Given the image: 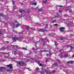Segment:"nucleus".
<instances>
[{
    "instance_id": "nucleus-26",
    "label": "nucleus",
    "mask_w": 74,
    "mask_h": 74,
    "mask_svg": "<svg viewBox=\"0 0 74 74\" xmlns=\"http://www.w3.org/2000/svg\"><path fill=\"white\" fill-rule=\"evenodd\" d=\"M47 0H45L43 1V3L45 4H46V3H47Z\"/></svg>"
},
{
    "instance_id": "nucleus-27",
    "label": "nucleus",
    "mask_w": 74,
    "mask_h": 74,
    "mask_svg": "<svg viewBox=\"0 0 74 74\" xmlns=\"http://www.w3.org/2000/svg\"><path fill=\"white\" fill-rule=\"evenodd\" d=\"M39 30H40V32H44V29H40Z\"/></svg>"
},
{
    "instance_id": "nucleus-6",
    "label": "nucleus",
    "mask_w": 74,
    "mask_h": 74,
    "mask_svg": "<svg viewBox=\"0 0 74 74\" xmlns=\"http://www.w3.org/2000/svg\"><path fill=\"white\" fill-rule=\"evenodd\" d=\"M66 47H70V49L71 50L68 51V52H71V51H74V47H73V45H67L66 46Z\"/></svg>"
},
{
    "instance_id": "nucleus-38",
    "label": "nucleus",
    "mask_w": 74,
    "mask_h": 74,
    "mask_svg": "<svg viewBox=\"0 0 74 74\" xmlns=\"http://www.w3.org/2000/svg\"><path fill=\"white\" fill-rule=\"evenodd\" d=\"M29 52L30 54H31V53H32V51H31V50H29Z\"/></svg>"
},
{
    "instance_id": "nucleus-25",
    "label": "nucleus",
    "mask_w": 74,
    "mask_h": 74,
    "mask_svg": "<svg viewBox=\"0 0 74 74\" xmlns=\"http://www.w3.org/2000/svg\"><path fill=\"white\" fill-rule=\"evenodd\" d=\"M56 7H60V8H62V7H63V6L61 5H56Z\"/></svg>"
},
{
    "instance_id": "nucleus-2",
    "label": "nucleus",
    "mask_w": 74,
    "mask_h": 74,
    "mask_svg": "<svg viewBox=\"0 0 74 74\" xmlns=\"http://www.w3.org/2000/svg\"><path fill=\"white\" fill-rule=\"evenodd\" d=\"M9 23H10L11 26H13V28H14V27L16 25V27H18L21 26V24L18 23V22L17 21H15L13 23H11V22H10Z\"/></svg>"
},
{
    "instance_id": "nucleus-30",
    "label": "nucleus",
    "mask_w": 74,
    "mask_h": 74,
    "mask_svg": "<svg viewBox=\"0 0 74 74\" xmlns=\"http://www.w3.org/2000/svg\"><path fill=\"white\" fill-rule=\"evenodd\" d=\"M7 71H9V72H10V73H11L12 72V70H7Z\"/></svg>"
},
{
    "instance_id": "nucleus-10",
    "label": "nucleus",
    "mask_w": 74,
    "mask_h": 74,
    "mask_svg": "<svg viewBox=\"0 0 74 74\" xmlns=\"http://www.w3.org/2000/svg\"><path fill=\"white\" fill-rule=\"evenodd\" d=\"M66 10H68L70 13L72 12V10H71V7H70L68 6H66Z\"/></svg>"
},
{
    "instance_id": "nucleus-60",
    "label": "nucleus",
    "mask_w": 74,
    "mask_h": 74,
    "mask_svg": "<svg viewBox=\"0 0 74 74\" xmlns=\"http://www.w3.org/2000/svg\"><path fill=\"white\" fill-rule=\"evenodd\" d=\"M21 4L23 5V3H21Z\"/></svg>"
},
{
    "instance_id": "nucleus-61",
    "label": "nucleus",
    "mask_w": 74,
    "mask_h": 74,
    "mask_svg": "<svg viewBox=\"0 0 74 74\" xmlns=\"http://www.w3.org/2000/svg\"><path fill=\"white\" fill-rule=\"evenodd\" d=\"M7 43H9V42L8 41L7 42Z\"/></svg>"
},
{
    "instance_id": "nucleus-18",
    "label": "nucleus",
    "mask_w": 74,
    "mask_h": 74,
    "mask_svg": "<svg viewBox=\"0 0 74 74\" xmlns=\"http://www.w3.org/2000/svg\"><path fill=\"white\" fill-rule=\"evenodd\" d=\"M59 16V14H57V15H56V16H54L53 18H51V19H53V18H56V17H58V16Z\"/></svg>"
},
{
    "instance_id": "nucleus-36",
    "label": "nucleus",
    "mask_w": 74,
    "mask_h": 74,
    "mask_svg": "<svg viewBox=\"0 0 74 74\" xmlns=\"http://www.w3.org/2000/svg\"><path fill=\"white\" fill-rule=\"evenodd\" d=\"M31 29L32 30H34V31H35V29L34 28L32 27Z\"/></svg>"
},
{
    "instance_id": "nucleus-37",
    "label": "nucleus",
    "mask_w": 74,
    "mask_h": 74,
    "mask_svg": "<svg viewBox=\"0 0 74 74\" xmlns=\"http://www.w3.org/2000/svg\"><path fill=\"white\" fill-rule=\"evenodd\" d=\"M48 27V24H46L45 28H47Z\"/></svg>"
},
{
    "instance_id": "nucleus-45",
    "label": "nucleus",
    "mask_w": 74,
    "mask_h": 74,
    "mask_svg": "<svg viewBox=\"0 0 74 74\" xmlns=\"http://www.w3.org/2000/svg\"><path fill=\"white\" fill-rule=\"evenodd\" d=\"M32 9H33L34 10V9H36V8H34L33 7H32L31 8Z\"/></svg>"
},
{
    "instance_id": "nucleus-41",
    "label": "nucleus",
    "mask_w": 74,
    "mask_h": 74,
    "mask_svg": "<svg viewBox=\"0 0 74 74\" xmlns=\"http://www.w3.org/2000/svg\"><path fill=\"white\" fill-rule=\"evenodd\" d=\"M55 22H56V20H55L53 21L52 22V23H55Z\"/></svg>"
},
{
    "instance_id": "nucleus-42",
    "label": "nucleus",
    "mask_w": 74,
    "mask_h": 74,
    "mask_svg": "<svg viewBox=\"0 0 74 74\" xmlns=\"http://www.w3.org/2000/svg\"><path fill=\"white\" fill-rule=\"evenodd\" d=\"M10 59H15V58H12L11 57H10Z\"/></svg>"
},
{
    "instance_id": "nucleus-28",
    "label": "nucleus",
    "mask_w": 74,
    "mask_h": 74,
    "mask_svg": "<svg viewBox=\"0 0 74 74\" xmlns=\"http://www.w3.org/2000/svg\"><path fill=\"white\" fill-rule=\"evenodd\" d=\"M23 12H25V10H21L20 11V13H22Z\"/></svg>"
},
{
    "instance_id": "nucleus-51",
    "label": "nucleus",
    "mask_w": 74,
    "mask_h": 74,
    "mask_svg": "<svg viewBox=\"0 0 74 74\" xmlns=\"http://www.w3.org/2000/svg\"><path fill=\"white\" fill-rule=\"evenodd\" d=\"M46 62H48V59H47L46 60Z\"/></svg>"
},
{
    "instance_id": "nucleus-16",
    "label": "nucleus",
    "mask_w": 74,
    "mask_h": 74,
    "mask_svg": "<svg viewBox=\"0 0 74 74\" xmlns=\"http://www.w3.org/2000/svg\"><path fill=\"white\" fill-rule=\"evenodd\" d=\"M47 50H41L40 51V54H39V55H41V52H47Z\"/></svg>"
},
{
    "instance_id": "nucleus-5",
    "label": "nucleus",
    "mask_w": 74,
    "mask_h": 74,
    "mask_svg": "<svg viewBox=\"0 0 74 74\" xmlns=\"http://www.w3.org/2000/svg\"><path fill=\"white\" fill-rule=\"evenodd\" d=\"M59 56L61 58H67V57H68V55L67 54H64V52H62L59 55Z\"/></svg>"
},
{
    "instance_id": "nucleus-39",
    "label": "nucleus",
    "mask_w": 74,
    "mask_h": 74,
    "mask_svg": "<svg viewBox=\"0 0 74 74\" xmlns=\"http://www.w3.org/2000/svg\"><path fill=\"white\" fill-rule=\"evenodd\" d=\"M57 62H58V63H59V64H60V61H59V60H57Z\"/></svg>"
},
{
    "instance_id": "nucleus-50",
    "label": "nucleus",
    "mask_w": 74,
    "mask_h": 74,
    "mask_svg": "<svg viewBox=\"0 0 74 74\" xmlns=\"http://www.w3.org/2000/svg\"><path fill=\"white\" fill-rule=\"evenodd\" d=\"M0 34L3 35V34L2 33H1V32H0Z\"/></svg>"
},
{
    "instance_id": "nucleus-3",
    "label": "nucleus",
    "mask_w": 74,
    "mask_h": 74,
    "mask_svg": "<svg viewBox=\"0 0 74 74\" xmlns=\"http://www.w3.org/2000/svg\"><path fill=\"white\" fill-rule=\"evenodd\" d=\"M12 52L14 55H17L18 54L20 56H23V52L21 51H17V50L13 51Z\"/></svg>"
},
{
    "instance_id": "nucleus-35",
    "label": "nucleus",
    "mask_w": 74,
    "mask_h": 74,
    "mask_svg": "<svg viewBox=\"0 0 74 74\" xmlns=\"http://www.w3.org/2000/svg\"><path fill=\"white\" fill-rule=\"evenodd\" d=\"M29 39V40H33V38L30 37Z\"/></svg>"
},
{
    "instance_id": "nucleus-33",
    "label": "nucleus",
    "mask_w": 74,
    "mask_h": 74,
    "mask_svg": "<svg viewBox=\"0 0 74 74\" xmlns=\"http://www.w3.org/2000/svg\"><path fill=\"white\" fill-rule=\"evenodd\" d=\"M16 8V6H14L13 7V10H15Z\"/></svg>"
},
{
    "instance_id": "nucleus-64",
    "label": "nucleus",
    "mask_w": 74,
    "mask_h": 74,
    "mask_svg": "<svg viewBox=\"0 0 74 74\" xmlns=\"http://www.w3.org/2000/svg\"><path fill=\"white\" fill-rule=\"evenodd\" d=\"M61 40H63V38H62Z\"/></svg>"
},
{
    "instance_id": "nucleus-52",
    "label": "nucleus",
    "mask_w": 74,
    "mask_h": 74,
    "mask_svg": "<svg viewBox=\"0 0 74 74\" xmlns=\"http://www.w3.org/2000/svg\"><path fill=\"white\" fill-rule=\"evenodd\" d=\"M23 16H20V18H22V17H23Z\"/></svg>"
},
{
    "instance_id": "nucleus-15",
    "label": "nucleus",
    "mask_w": 74,
    "mask_h": 74,
    "mask_svg": "<svg viewBox=\"0 0 74 74\" xmlns=\"http://www.w3.org/2000/svg\"><path fill=\"white\" fill-rule=\"evenodd\" d=\"M64 28L63 27H61L60 28V31L61 32H64Z\"/></svg>"
},
{
    "instance_id": "nucleus-4",
    "label": "nucleus",
    "mask_w": 74,
    "mask_h": 74,
    "mask_svg": "<svg viewBox=\"0 0 74 74\" xmlns=\"http://www.w3.org/2000/svg\"><path fill=\"white\" fill-rule=\"evenodd\" d=\"M22 37L16 38V36L12 38V39L14 41H16L18 40L19 41H22Z\"/></svg>"
},
{
    "instance_id": "nucleus-48",
    "label": "nucleus",
    "mask_w": 74,
    "mask_h": 74,
    "mask_svg": "<svg viewBox=\"0 0 74 74\" xmlns=\"http://www.w3.org/2000/svg\"><path fill=\"white\" fill-rule=\"evenodd\" d=\"M55 26H58V24H54Z\"/></svg>"
},
{
    "instance_id": "nucleus-40",
    "label": "nucleus",
    "mask_w": 74,
    "mask_h": 74,
    "mask_svg": "<svg viewBox=\"0 0 74 74\" xmlns=\"http://www.w3.org/2000/svg\"><path fill=\"white\" fill-rule=\"evenodd\" d=\"M12 3L13 5H15V2H14V1H12Z\"/></svg>"
},
{
    "instance_id": "nucleus-53",
    "label": "nucleus",
    "mask_w": 74,
    "mask_h": 74,
    "mask_svg": "<svg viewBox=\"0 0 74 74\" xmlns=\"http://www.w3.org/2000/svg\"><path fill=\"white\" fill-rule=\"evenodd\" d=\"M45 42H43V45H45Z\"/></svg>"
},
{
    "instance_id": "nucleus-17",
    "label": "nucleus",
    "mask_w": 74,
    "mask_h": 74,
    "mask_svg": "<svg viewBox=\"0 0 74 74\" xmlns=\"http://www.w3.org/2000/svg\"><path fill=\"white\" fill-rule=\"evenodd\" d=\"M30 4L31 5H37V3H36V2H32L31 3H30Z\"/></svg>"
},
{
    "instance_id": "nucleus-21",
    "label": "nucleus",
    "mask_w": 74,
    "mask_h": 74,
    "mask_svg": "<svg viewBox=\"0 0 74 74\" xmlns=\"http://www.w3.org/2000/svg\"><path fill=\"white\" fill-rule=\"evenodd\" d=\"M33 50H35V53H36V54H37V52L36 51H37V49H36L34 48H32Z\"/></svg>"
},
{
    "instance_id": "nucleus-22",
    "label": "nucleus",
    "mask_w": 74,
    "mask_h": 74,
    "mask_svg": "<svg viewBox=\"0 0 74 74\" xmlns=\"http://www.w3.org/2000/svg\"><path fill=\"white\" fill-rule=\"evenodd\" d=\"M4 68L3 67H0V71H2L3 69H4Z\"/></svg>"
},
{
    "instance_id": "nucleus-57",
    "label": "nucleus",
    "mask_w": 74,
    "mask_h": 74,
    "mask_svg": "<svg viewBox=\"0 0 74 74\" xmlns=\"http://www.w3.org/2000/svg\"><path fill=\"white\" fill-rule=\"evenodd\" d=\"M61 51H62V50H59V51H60V52H61Z\"/></svg>"
},
{
    "instance_id": "nucleus-34",
    "label": "nucleus",
    "mask_w": 74,
    "mask_h": 74,
    "mask_svg": "<svg viewBox=\"0 0 74 74\" xmlns=\"http://www.w3.org/2000/svg\"><path fill=\"white\" fill-rule=\"evenodd\" d=\"M42 9H39L38 10V11L39 12H41V11H42Z\"/></svg>"
},
{
    "instance_id": "nucleus-56",
    "label": "nucleus",
    "mask_w": 74,
    "mask_h": 74,
    "mask_svg": "<svg viewBox=\"0 0 74 74\" xmlns=\"http://www.w3.org/2000/svg\"><path fill=\"white\" fill-rule=\"evenodd\" d=\"M3 53L4 54H5V53L7 54V53Z\"/></svg>"
},
{
    "instance_id": "nucleus-59",
    "label": "nucleus",
    "mask_w": 74,
    "mask_h": 74,
    "mask_svg": "<svg viewBox=\"0 0 74 74\" xmlns=\"http://www.w3.org/2000/svg\"><path fill=\"white\" fill-rule=\"evenodd\" d=\"M59 12H61V11H59Z\"/></svg>"
},
{
    "instance_id": "nucleus-20",
    "label": "nucleus",
    "mask_w": 74,
    "mask_h": 74,
    "mask_svg": "<svg viewBox=\"0 0 74 74\" xmlns=\"http://www.w3.org/2000/svg\"><path fill=\"white\" fill-rule=\"evenodd\" d=\"M73 61H69L67 62V64H69L70 63V64H71V63H73Z\"/></svg>"
},
{
    "instance_id": "nucleus-1",
    "label": "nucleus",
    "mask_w": 74,
    "mask_h": 74,
    "mask_svg": "<svg viewBox=\"0 0 74 74\" xmlns=\"http://www.w3.org/2000/svg\"><path fill=\"white\" fill-rule=\"evenodd\" d=\"M39 57L37 56H35L34 58H31L29 57H27L26 59H27V62H32V60H33L34 62H35L36 63H38V64H39L40 66H42L43 65L41 64H40L39 62L37 61V59Z\"/></svg>"
},
{
    "instance_id": "nucleus-46",
    "label": "nucleus",
    "mask_w": 74,
    "mask_h": 74,
    "mask_svg": "<svg viewBox=\"0 0 74 74\" xmlns=\"http://www.w3.org/2000/svg\"><path fill=\"white\" fill-rule=\"evenodd\" d=\"M55 71H54V70H53V71L52 73H55Z\"/></svg>"
},
{
    "instance_id": "nucleus-58",
    "label": "nucleus",
    "mask_w": 74,
    "mask_h": 74,
    "mask_svg": "<svg viewBox=\"0 0 74 74\" xmlns=\"http://www.w3.org/2000/svg\"><path fill=\"white\" fill-rule=\"evenodd\" d=\"M48 52H50V49L49 50V51H47Z\"/></svg>"
},
{
    "instance_id": "nucleus-7",
    "label": "nucleus",
    "mask_w": 74,
    "mask_h": 74,
    "mask_svg": "<svg viewBox=\"0 0 74 74\" xmlns=\"http://www.w3.org/2000/svg\"><path fill=\"white\" fill-rule=\"evenodd\" d=\"M36 70L37 71V72H40L41 73V74H42V73H44V71H46V70L45 69H42V71H40V69H39L38 68H36Z\"/></svg>"
},
{
    "instance_id": "nucleus-43",
    "label": "nucleus",
    "mask_w": 74,
    "mask_h": 74,
    "mask_svg": "<svg viewBox=\"0 0 74 74\" xmlns=\"http://www.w3.org/2000/svg\"><path fill=\"white\" fill-rule=\"evenodd\" d=\"M65 71V72H66V74H67V73H68V71Z\"/></svg>"
},
{
    "instance_id": "nucleus-54",
    "label": "nucleus",
    "mask_w": 74,
    "mask_h": 74,
    "mask_svg": "<svg viewBox=\"0 0 74 74\" xmlns=\"http://www.w3.org/2000/svg\"><path fill=\"white\" fill-rule=\"evenodd\" d=\"M52 53H51L50 54V56H51V55H52Z\"/></svg>"
},
{
    "instance_id": "nucleus-19",
    "label": "nucleus",
    "mask_w": 74,
    "mask_h": 74,
    "mask_svg": "<svg viewBox=\"0 0 74 74\" xmlns=\"http://www.w3.org/2000/svg\"><path fill=\"white\" fill-rule=\"evenodd\" d=\"M47 41V42H49V41L47 39H43V38H42V41Z\"/></svg>"
},
{
    "instance_id": "nucleus-55",
    "label": "nucleus",
    "mask_w": 74,
    "mask_h": 74,
    "mask_svg": "<svg viewBox=\"0 0 74 74\" xmlns=\"http://www.w3.org/2000/svg\"><path fill=\"white\" fill-rule=\"evenodd\" d=\"M27 12L28 14H29V11H27Z\"/></svg>"
},
{
    "instance_id": "nucleus-44",
    "label": "nucleus",
    "mask_w": 74,
    "mask_h": 74,
    "mask_svg": "<svg viewBox=\"0 0 74 74\" xmlns=\"http://www.w3.org/2000/svg\"><path fill=\"white\" fill-rule=\"evenodd\" d=\"M29 19H30L31 18V17L30 16H29L28 17Z\"/></svg>"
},
{
    "instance_id": "nucleus-31",
    "label": "nucleus",
    "mask_w": 74,
    "mask_h": 74,
    "mask_svg": "<svg viewBox=\"0 0 74 74\" xmlns=\"http://www.w3.org/2000/svg\"><path fill=\"white\" fill-rule=\"evenodd\" d=\"M54 65V66H58V64L56 63H55L53 64V66Z\"/></svg>"
},
{
    "instance_id": "nucleus-13",
    "label": "nucleus",
    "mask_w": 74,
    "mask_h": 74,
    "mask_svg": "<svg viewBox=\"0 0 74 74\" xmlns=\"http://www.w3.org/2000/svg\"><path fill=\"white\" fill-rule=\"evenodd\" d=\"M6 66H7L8 67H9L10 69H12V64H10L9 65H6Z\"/></svg>"
},
{
    "instance_id": "nucleus-62",
    "label": "nucleus",
    "mask_w": 74,
    "mask_h": 74,
    "mask_svg": "<svg viewBox=\"0 0 74 74\" xmlns=\"http://www.w3.org/2000/svg\"><path fill=\"white\" fill-rule=\"evenodd\" d=\"M36 24L37 25H38V23H36Z\"/></svg>"
},
{
    "instance_id": "nucleus-11",
    "label": "nucleus",
    "mask_w": 74,
    "mask_h": 74,
    "mask_svg": "<svg viewBox=\"0 0 74 74\" xmlns=\"http://www.w3.org/2000/svg\"><path fill=\"white\" fill-rule=\"evenodd\" d=\"M18 64L21 66H23L25 64V63L23 62L20 61L18 62Z\"/></svg>"
},
{
    "instance_id": "nucleus-24",
    "label": "nucleus",
    "mask_w": 74,
    "mask_h": 74,
    "mask_svg": "<svg viewBox=\"0 0 74 74\" xmlns=\"http://www.w3.org/2000/svg\"><path fill=\"white\" fill-rule=\"evenodd\" d=\"M26 29L28 31L29 30V27L28 26H26Z\"/></svg>"
},
{
    "instance_id": "nucleus-63",
    "label": "nucleus",
    "mask_w": 74,
    "mask_h": 74,
    "mask_svg": "<svg viewBox=\"0 0 74 74\" xmlns=\"http://www.w3.org/2000/svg\"><path fill=\"white\" fill-rule=\"evenodd\" d=\"M16 62H17V63H18V61H16Z\"/></svg>"
},
{
    "instance_id": "nucleus-47",
    "label": "nucleus",
    "mask_w": 74,
    "mask_h": 74,
    "mask_svg": "<svg viewBox=\"0 0 74 74\" xmlns=\"http://www.w3.org/2000/svg\"><path fill=\"white\" fill-rule=\"evenodd\" d=\"M47 74H51V73L50 72H47Z\"/></svg>"
},
{
    "instance_id": "nucleus-12",
    "label": "nucleus",
    "mask_w": 74,
    "mask_h": 74,
    "mask_svg": "<svg viewBox=\"0 0 74 74\" xmlns=\"http://www.w3.org/2000/svg\"><path fill=\"white\" fill-rule=\"evenodd\" d=\"M6 49H7L8 50H10V47H8L7 48L2 47V48L0 49V50H5Z\"/></svg>"
},
{
    "instance_id": "nucleus-49",
    "label": "nucleus",
    "mask_w": 74,
    "mask_h": 74,
    "mask_svg": "<svg viewBox=\"0 0 74 74\" xmlns=\"http://www.w3.org/2000/svg\"><path fill=\"white\" fill-rule=\"evenodd\" d=\"M26 69H27L28 70H29L30 68H27Z\"/></svg>"
},
{
    "instance_id": "nucleus-8",
    "label": "nucleus",
    "mask_w": 74,
    "mask_h": 74,
    "mask_svg": "<svg viewBox=\"0 0 74 74\" xmlns=\"http://www.w3.org/2000/svg\"><path fill=\"white\" fill-rule=\"evenodd\" d=\"M67 21H66V25H67V26H69L70 24L71 23H73V22H71V20L69 18H68L67 19Z\"/></svg>"
},
{
    "instance_id": "nucleus-32",
    "label": "nucleus",
    "mask_w": 74,
    "mask_h": 74,
    "mask_svg": "<svg viewBox=\"0 0 74 74\" xmlns=\"http://www.w3.org/2000/svg\"><path fill=\"white\" fill-rule=\"evenodd\" d=\"M0 15H1V16H3V17H4V16H5V15H3V14L2 13H0Z\"/></svg>"
},
{
    "instance_id": "nucleus-29",
    "label": "nucleus",
    "mask_w": 74,
    "mask_h": 74,
    "mask_svg": "<svg viewBox=\"0 0 74 74\" xmlns=\"http://www.w3.org/2000/svg\"><path fill=\"white\" fill-rule=\"evenodd\" d=\"M55 45H56V47H57V45H58V44L56 41L55 42Z\"/></svg>"
},
{
    "instance_id": "nucleus-14",
    "label": "nucleus",
    "mask_w": 74,
    "mask_h": 74,
    "mask_svg": "<svg viewBox=\"0 0 74 74\" xmlns=\"http://www.w3.org/2000/svg\"><path fill=\"white\" fill-rule=\"evenodd\" d=\"M30 42V40L29 39H26L25 40L23 41L24 42H26L27 44H29V42Z\"/></svg>"
},
{
    "instance_id": "nucleus-23",
    "label": "nucleus",
    "mask_w": 74,
    "mask_h": 74,
    "mask_svg": "<svg viewBox=\"0 0 74 74\" xmlns=\"http://www.w3.org/2000/svg\"><path fill=\"white\" fill-rule=\"evenodd\" d=\"M21 49L25 50V51H27V49L26 47H22Z\"/></svg>"
},
{
    "instance_id": "nucleus-9",
    "label": "nucleus",
    "mask_w": 74,
    "mask_h": 74,
    "mask_svg": "<svg viewBox=\"0 0 74 74\" xmlns=\"http://www.w3.org/2000/svg\"><path fill=\"white\" fill-rule=\"evenodd\" d=\"M12 48L14 49V50L13 51H15L16 50V49H19V47H18V45L14 46V45H13V46H12Z\"/></svg>"
}]
</instances>
